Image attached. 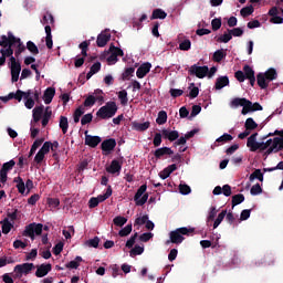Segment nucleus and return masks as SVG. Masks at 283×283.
I'll use <instances>...</instances> for the list:
<instances>
[{"label":"nucleus","mask_w":283,"mask_h":283,"mask_svg":"<svg viewBox=\"0 0 283 283\" xmlns=\"http://www.w3.org/2000/svg\"><path fill=\"white\" fill-rule=\"evenodd\" d=\"M274 134L281 137H274L273 139H268L265 142H258V133H253L247 142V147L250 151H264L263 156H271V154H277L283 149V129L275 130Z\"/></svg>","instance_id":"1"},{"label":"nucleus","mask_w":283,"mask_h":283,"mask_svg":"<svg viewBox=\"0 0 283 283\" xmlns=\"http://www.w3.org/2000/svg\"><path fill=\"white\" fill-rule=\"evenodd\" d=\"M116 112H118V106L116 102H107L104 106H102L97 112V118H102V120H107L109 118H114L116 116Z\"/></svg>","instance_id":"2"},{"label":"nucleus","mask_w":283,"mask_h":283,"mask_svg":"<svg viewBox=\"0 0 283 283\" xmlns=\"http://www.w3.org/2000/svg\"><path fill=\"white\" fill-rule=\"evenodd\" d=\"M189 233H193V228H178L169 233L170 240H168L166 244H170V242L172 244H182V242H185V237L182 235H189Z\"/></svg>","instance_id":"3"},{"label":"nucleus","mask_w":283,"mask_h":283,"mask_svg":"<svg viewBox=\"0 0 283 283\" xmlns=\"http://www.w3.org/2000/svg\"><path fill=\"white\" fill-rule=\"evenodd\" d=\"M34 233H35V235H41L43 233V226L41 223L28 224L24 228L22 235L24 238H31V240H34Z\"/></svg>","instance_id":"4"},{"label":"nucleus","mask_w":283,"mask_h":283,"mask_svg":"<svg viewBox=\"0 0 283 283\" xmlns=\"http://www.w3.org/2000/svg\"><path fill=\"white\" fill-rule=\"evenodd\" d=\"M145 191H147V185H142L135 193L134 200L137 207H143L149 200V195Z\"/></svg>","instance_id":"5"},{"label":"nucleus","mask_w":283,"mask_h":283,"mask_svg":"<svg viewBox=\"0 0 283 283\" xmlns=\"http://www.w3.org/2000/svg\"><path fill=\"white\" fill-rule=\"evenodd\" d=\"M10 70H11V83H17L21 74V62L17 61V57H10Z\"/></svg>","instance_id":"6"},{"label":"nucleus","mask_w":283,"mask_h":283,"mask_svg":"<svg viewBox=\"0 0 283 283\" xmlns=\"http://www.w3.org/2000/svg\"><path fill=\"white\" fill-rule=\"evenodd\" d=\"M250 101L247 97H234L230 102V107L238 108V107H243L241 111V114L243 116H247V111L249 108Z\"/></svg>","instance_id":"7"},{"label":"nucleus","mask_w":283,"mask_h":283,"mask_svg":"<svg viewBox=\"0 0 283 283\" xmlns=\"http://www.w3.org/2000/svg\"><path fill=\"white\" fill-rule=\"evenodd\" d=\"M190 76H197V78H205L209 74V66H198V64H193L189 69Z\"/></svg>","instance_id":"8"},{"label":"nucleus","mask_w":283,"mask_h":283,"mask_svg":"<svg viewBox=\"0 0 283 283\" xmlns=\"http://www.w3.org/2000/svg\"><path fill=\"white\" fill-rule=\"evenodd\" d=\"M101 149L104 156H108V154H112V151L116 149V139L114 138L105 139L101 144Z\"/></svg>","instance_id":"9"},{"label":"nucleus","mask_w":283,"mask_h":283,"mask_svg":"<svg viewBox=\"0 0 283 283\" xmlns=\"http://www.w3.org/2000/svg\"><path fill=\"white\" fill-rule=\"evenodd\" d=\"M102 142L103 138H101V136L87 135V130H85V145L92 147V149H96V147H98V145H101Z\"/></svg>","instance_id":"10"},{"label":"nucleus","mask_w":283,"mask_h":283,"mask_svg":"<svg viewBox=\"0 0 283 283\" xmlns=\"http://www.w3.org/2000/svg\"><path fill=\"white\" fill-rule=\"evenodd\" d=\"M17 165V161L14 159H11L2 165V168L0 170V178H8V174L14 169V166Z\"/></svg>","instance_id":"11"},{"label":"nucleus","mask_w":283,"mask_h":283,"mask_svg":"<svg viewBox=\"0 0 283 283\" xmlns=\"http://www.w3.org/2000/svg\"><path fill=\"white\" fill-rule=\"evenodd\" d=\"M52 271V264L51 263H42L41 265L36 266L35 275L38 277H45L48 273Z\"/></svg>","instance_id":"12"},{"label":"nucleus","mask_w":283,"mask_h":283,"mask_svg":"<svg viewBox=\"0 0 283 283\" xmlns=\"http://www.w3.org/2000/svg\"><path fill=\"white\" fill-rule=\"evenodd\" d=\"M32 269H34V263H23V264L15 265L14 272L20 273V275H23V273L28 275V273H30Z\"/></svg>","instance_id":"13"},{"label":"nucleus","mask_w":283,"mask_h":283,"mask_svg":"<svg viewBox=\"0 0 283 283\" xmlns=\"http://www.w3.org/2000/svg\"><path fill=\"white\" fill-rule=\"evenodd\" d=\"M171 155H174V150H171V148L169 147L157 148L154 151V156L157 160L165 158V156H171Z\"/></svg>","instance_id":"14"},{"label":"nucleus","mask_w":283,"mask_h":283,"mask_svg":"<svg viewBox=\"0 0 283 283\" xmlns=\"http://www.w3.org/2000/svg\"><path fill=\"white\" fill-rule=\"evenodd\" d=\"M212 193L213 196H221V193H223V196L229 198V196H231L232 193L231 186L230 185H224L223 187L216 186Z\"/></svg>","instance_id":"15"},{"label":"nucleus","mask_w":283,"mask_h":283,"mask_svg":"<svg viewBox=\"0 0 283 283\" xmlns=\"http://www.w3.org/2000/svg\"><path fill=\"white\" fill-rule=\"evenodd\" d=\"M161 136L166 140H169L170 143H174V140H178V138H180V134L178 133V130H169V129H163Z\"/></svg>","instance_id":"16"},{"label":"nucleus","mask_w":283,"mask_h":283,"mask_svg":"<svg viewBox=\"0 0 283 283\" xmlns=\"http://www.w3.org/2000/svg\"><path fill=\"white\" fill-rule=\"evenodd\" d=\"M150 70H151V63L146 62L142 64L136 72L137 78H145V76L149 74Z\"/></svg>","instance_id":"17"},{"label":"nucleus","mask_w":283,"mask_h":283,"mask_svg":"<svg viewBox=\"0 0 283 283\" xmlns=\"http://www.w3.org/2000/svg\"><path fill=\"white\" fill-rule=\"evenodd\" d=\"M109 39H112V34L109 33H101L97 35V48H105L107 43H109Z\"/></svg>","instance_id":"18"},{"label":"nucleus","mask_w":283,"mask_h":283,"mask_svg":"<svg viewBox=\"0 0 283 283\" xmlns=\"http://www.w3.org/2000/svg\"><path fill=\"white\" fill-rule=\"evenodd\" d=\"M56 90L54 87H48L44 91L43 99L45 105H50V103H52V99L54 98Z\"/></svg>","instance_id":"19"},{"label":"nucleus","mask_w":283,"mask_h":283,"mask_svg":"<svg viewBox=\"0 0 283 283\" xmlns=\"http://www.w3.org/2000/svg\"><path fill=\"white\" fill-rule=\"evenodd\" d=\"M120 169H123V165H120V161L114 159L109 167L106 168V171L108 174H119L120 172Z\"/></svg>","instance_id":"20"},{"label":"nucleus","mask_w":283,"mask_h":283,"mask_svg":"<svg viewBox=\"0 0 283 283\" xmlns=\"http://www.w3.org/2000/svg\"><path fill=\"white\" fill-rule=\"evenodd\" d=\"M229 85V76H219L214 84V90H222Z\"/></svg>","instance_id":"21"},{"label":"nucleus","mask_w":283,"mask_h":283,"mask_svg":"<svg viewBox=\"0 0 283 283\" xmlns=\"http://www.w3.org/2000/svg\"><path fill=\"white\" fill-rule=\"evenodd\" d=\"M176 169H178V166L176 164H171L168 167H166L160 174L159 177L160 178H169V176H171V174H174V171H176Z\"/></svg>","instance_id":"22"},{"label":"nucleus","mask_w":283,"mask_h":283,"mask_svg":"<svg viewBox=\"0 0 283 283\" xmlns=\"http://www.w3.org/2000/svg\"><path fill=\"white\" fill-rule=\"evenodd\" d=\"M0 224H2V233H4V235H8V233H10L14 227V224H12L8 218H4L2 221H0Z\"/></svg>","instance_id":"23"},{"label":"nucleus","mask_w":283,"mask_h":283,"mask_svg":"<svg viewBox=\"0 0 283 283\" xmlns=\"http://www.w3.org/2000/svg\"><path fill=\"white\" fill-rule=\"evenodd\" d=\"M256 83L261 90H266V87H269V80H266L264 73H259L256 75Z\"/></svg>","instance_id":"24"},{"label":"nucleus","mask_w":283,"mask_h":283,"mask_svg":"<svg viewBox=\"0 0 283 283\" xmlns=\"http://www.w3.org/2000/svg\"><path fill=\"white\" fill-rule=\"evenodd\" d=\"M156 19H167V12H165V10L163 9H154L150 21H154Z\"/></svg>","instance_id":"25"},{"label":"nucleus","mask_w":283,"mask_h":283,"mask_svg":"<svg viewBox=\"0 0 283 283\" xmlns=\"http://www.w3.org/2000/svg\"><path fill=\"white\" fill-rule=\"evenodd\" d=\"M223 59H227L224 49L217 50L212 55V61H214V63H220Z\"/></svg>","instance_id":"26"},{"label":"nucleus","mask_w":283,"mask_h":283,"mask_svg":"<svg viewBox=\"0 0 283 283\" xmlns=\"http://www.w3.org/2000/svg\"><path fill=\"white\" fill-rule=\"evenodd\" d=\"M43 109H44L43 105L35 106L33 108L32 113H33V120H34V123H39V120H41V117L43 116Z\"/></svg>","instance_id":"27"},{"label":"nucleus","mask_w":283,"mask_h":283,"mask_svg":"<svg viewBox=\"0 0 283 283\" xmlns=\"http://www.w3.org/2000/svg\"><path fill=\"white\" fill-rule=\"evenodd\" d=\"M244 128L251 134V132H253L254 129H258V123H255L253 117H249L244 123Z\"/></svg>","instance_id":"28"},{"label":"nucleus","mask_w":283,"mask_h":283,"mask_svg":"<svg viewBox=\"0 0 283 283\" xmlns=\"http://www.w3.org/2000/svg\"><path fill=\"white\" fill-rule=\"evenodd\" d=\"M60 129H62V134H67V129H70V122L67 120V117L60 116Z\"/></svg>","instance_id":"29"},{"label":"nucleus","mask_w":283,"mask_h":283,"mask_svg":"<svg viewBox=\"0 0 283 283\" xmlns=\"http://www.w3.org/2000/svg\"><path fill=\"white\" fill-rule=\"evenodd\" d=\"M217 43H229L233 36L231 35V32H224L220 36H214Z\"/></svg>","instance_id":"30"},{"label":"nucleus","mask_w":283,"mask_h":283,"mask_svg":"<svg viewBox=\"0 0 283 283\" xmlns=\"http://www.w3.org/2000/svg\"><path fill=\"white\" fill-rule=\"evenodd\" d=\"M150 123L149 122H145V123H137L134 122L133 123V127L134 129H136V132H147V128L150 127Z\"/></svg>","instance_id":"31"},{"label":"nucleus","mask_w":283,"mask_h":283,"mask_svg":"<svg viewBox=\"0 0 283 283\" xmlns=\"http://www.w3.org/2000/svg\"><path fill=\"white\" fill-rule=\"evenodd\" d=\"M265 76L268 83H271V81H275L277 78V71L275 69H269L265 73H263Z\"/></svg>","instance_id":"32"},{"label":"nucleus","mask_w":283,"mask_h":283,"mask_svg":"<svg viewBox=\"0 0 283 283\" xmlns=\"http://www.w3.org/2000/svg\"><path fill=\"white\" fill-rule=\"evenodd\" d=\"M84 114H85V108L83 106H78L73 114L74 123H81V116H83Z\"/></svg>","instance_id":"33"},{"label":"nucleus","mask_w":283,"mask_h":283,"mask_svg":"<svg viewBox=\"0 0 283 283\" xmlns=\"http://www.w3.org/2000/svg\"><path fill=\"white\" fill-rule=\"evenodd\" d=\"M50 118H52V111H50V106H48L42 117V127H48V123H50Z\"/></svg>","instance_id":"34"},{"label":"nucleus","mask_w":283,"mask_h":283,"mask_svg":"<svg viewBox=\"0 0 283 283\" xmlns=\"http://www.w3.org/2000/svg\"><path fill=\"white\" fill-rule=\"evenodd\" d=\"M41 23H42V25L54 24V15H52V13H50V12H46L42 18Z\"/></svg>","instance_id":"35"},{"label":"nucleus","mask_w":283,"mask_h":283,"mask_svg":"<svg viewBox=\"0 0 283 283\" xmlns=\"http://www.w3.org/2000/svg\"><path fill=\"white\" fill-rule=\"evenodd\" d=\"M253 12H255V9L253 8V6H248L241 9L240 14L241 17H243V19H247V17H251Z\"/></svg>","instance_id":"36"},{"label":"nucleus","mask_w":283,"mask_h":283,"mask_svg":"<svg viewBox=\"0 0 283 283\" xmlns=\"http://www.w3.org/2000/svg\"><path fill=\"white\" fill-rule=\"evenodd\" d=\"M263 107L261 106L260 103L255 102H251L250 101V104L248 105V111H247V114H249L250 112H262Z\"/></svg>","instance_id":"37"},{"label":"nucleus","mask_w":283,"mask_h":283,"mask_svg":"<svg viewBox=\"0 0 283 283\" xmlns=\"http://www.w3.org/2000/svg\"><path fill=\"white\" fill-rule=\"evenodd\" d=\"M143 253H145V248L140 247V245H135L130 251H129V255L130 258H134L136 255H143Z\"/></svg>","instance_id":"38"},{"label":"nucleus","mask_w":283,"mask_h":283,"mask_svg":"<svg viewBox=\"0 0 283 283\" xmlns=\"http://www.w3.org/2000/svg\"><path fill=\"white\" fill-rule=\"evenodd\" d=\"M232 208L233 207H238V205H242V202H244V195L242 193H238L232 196Z\"/></svg>","instance_id":"39"},{"label":"nucleus","mask_w":283,"mask_h":283,"mask_svg":"<svg viewBox=\"0 0 283 283\" xmlns=\"http://www.w3.org/2000/svg\"><path fill=\"white\" fill-rule=\"evenodd\" d=\"M243 74L248 80L253 78V76H255V71H253V69L249 64H245L243 66Z\"/></svg>","instance_id":"40"},{"label":"nucleus","mask_w":283,"mask_h":283,"mask_svg":"<svg viewBox=\"0 0 283 283\" xmlns=\"http://www.w3.org/2000/svg\"><path fill=\"white\" fill-rule=\"evenodd\" d=\"M227 217V210H222L217 219L214 220V223H213V229H218V227H220V224L222 223V220H224V218Z\"/></svg>","instance_id":"41"},{"label":"nucleus","mask_w":283,"mask_h":283,"mask_svg":"<svg viewBox=\"0 0 283 283\" xmlns=\"http://www.w3.org/2000/svg\"><path fill=\"white\" fill-rule=\"evenodd\" d=\"M156 123L157 125H165V123H167V112L160 111L156 118Z\"/></svg>","instance_id":"42"},{"label":"nucleus","mask_w":283,"mask_h":283,"mask_svg":"<svg viewBox=\"0 0 283 283\" xmlns=\"http://www.w3.org/2000/svg\"><path fill=\"white\" fill-rule=\"evenodd\" d=\"M108 52H109L111 54L116 55L117 57H118V56H125V53L122 51V49L118 48V46H115L114 44H111V46H109V49H108Z\"/></svg>","instance_id":"43"},{"label":"nucleus","mask_w":283,"mask_h":283,"mask_svg":"<svg viewBox=\"0 0 283 283\" xmlns=\"http://www.w3.org/2000/svg\"><path fill=\"white\" fill-rule=\"evenodd\" d=\"M15 48H17V50H15L14 54H15V57L19 59V56H21V54H23V52H25V44H23V42L20 41L15 44Z\"/></svg>","instance_id":"44"},{"label":"nucleus","mask_w":283,"mask_h":283,"mask_svg":"<svg viewBox=\"0 0 283 283\" xmlns=\"http://www.w3.org/2000/svg\"><path fill=\"white\" fill-rule=\"evenodd\" d=\"M115 227H125L127 224V218L117 216L113 220Z\"/></svg>","instance_id":"45"},{"label":"nucleus","mask_w":283,"mask_h":283,"mask_svg":"<svg viewBox=\"0 0 283 283\" xmlns=\"http://www.w3.org/2000/svg\"><path fill=\"white\" fill-rule=\"evenodd\" d=\"M27 50H29V52H31V54H39V46H36V44L32 41H28L27 42Z\"/></svg>","instance_id":"46"},{"label":"nucleus","mask_w":283,"mask_h":283,"mask_svg":"<svg viewBox=\"0 0 283 283\" xmlns=\"http://www.w3.org/2000/svg\"><path fill=\"white\" fill-rule=\"evenodd\" d=\"M112 196V186H108L106 192L104 195H99L97 196V201L101 202H105V200H107V198H109Z\"/></svg>","instance_id":"47"},{"label":"nucleus","mask_w":283,"mask_h":283,"mask_svg":"<svg viewBox=\"0 0 283 283\" xmlns=\"http://www.w3.org/2000/svg\"><path fill=\"white\" fill-rule=\"evenodd\" d=\"M179 50H182L184 52H189V50H191V40L186 39L181 43H179Z\"/></svg>","instance_id":"48"},{"label":"nucleus","mask_w":283,"mask_h":283,"mask_svg":"<svg viewBox=\"0 0 283 283\" xmlns=\"http://www.w3.org/2000/svg\"><path fill=\"white\" fill-rule=\"evenodd\" d=\"M211 27H212V31L213 32H218V30H220V28H222V19L220 18H214L211 21Z\"/></svg>","instance_id":"49"},{"label":"nucleus","mask_w":283,"mask_h":283,"mask_svg":"<svg viewBox=\"0 0 283 283\" xmlns=\"http://www.w3.org/2000/svg\"><path fill=\"white\" fill-rule=\"evenodd\" d=\"M83 105L84 107H94V105H96V97L94 95H90L85 98Z\"/></svg>","instance_id":"50"},{"label":"nucleus","mask_w":283,"mask_h":283,"mask_svg":"<svg viewBox=\"0 0 283 283\" xmlns=\"http://www.w3.org/2000/svg\"><path fill=\"white\" fill-rule=\"evenodd\" d=\"M136 72L134 67H127L122 74V81H129V77Z\"/></svg>","instance_id":"51"},{"label":"nucleus","mask_w":283,"mask_h":283,"mask_svg":"<svg viewBox=\"0 0 283 283\" xmlns=\"http://www.w3.org/2000/svg\"><path fill=\"white\" fill-rule=\"evenodd\" d=\"M196 84L191 83L190 87H192L188 94L189 98H198V94H200V88L195 86Z\"/></svg>","instance_id":"52"},{"label":"nucleus","mask_w":283,"mask_h":283,"mask_svg":"<svg viewBox=\"0 0 283 283\" xmlns=\"http://www.w3.org/2000/svg\"><path fill=\"white\" fill-rule=\"evenodd\" d=\"M132 223L127 224L125 228H123L122 230H119L118 235L120 238H127V235H129V233H132Z\"/></svg>","instance_id":"53"},{"label":"nucleus","mask_w":283,"mask_h":283,"mask_svg":"<svg viewBox=\"0 0 283 283\" xmlns=\"http://www.w3.org/2000/svg\"><path fill=\"white\" fill-rule=\"evenodd\" d=\"M118 98L122 105H127L129 98H127V91L123 90L118 92Z\"/></svg>","instance_id":"54"},{"label":"nucleus","mask_w":283,"mask_h":283,"mask_svg":"<svg viewBox=\"0 0 283 283\" xmlns=\"http://www.w3.org/2000/svg\"><path fill=\"white\" fill-rule=\"evenodd\" d=\"M14 182H17V188L19 193H25V182H23L22 178L14 179Z\"/></svg>","instance_id":"55"},{"label":"nucleus","mask_w":283,"mask_h":283,"mask_svg":"<svg viewBox=\"0 0 283 283\" xmlns=\"http://www.w3.org/2000/svg\"><path fill=\"white\" fill-rule=\"evenodd\" d=\"M99 242H101V239L98 237H94L93 239L86 241V244L92 249H98Z\"/></svg>","instance_id":"56"},{"label":"nucleus","mask_w":283,"mask_h":283,"mask_svg":"<svg viewBox=\"0 0 283 283\" xmlns=\"http://www.w3.org/2000/svg\"><path fill=\"white\" fill-rule=\"evenodd\" d=\"M147 220H149V216L144 214L143 217L135 219V227H143V224H146Z\"/></svg>","instance_id":"57"},{"label":"nucleus","mask_w":283,"mask_h":283,"mask_svg":"<svg viewBox=\"0 0 283 283\" xmlns=\"http://www.w3.org/2000/svg\"><path fill=\"white\" fill-rule=\"evenodd\" d=\"M179 192L182 196H189L191 193V187L187 186V184L179 185Z\"/></svg>","instance_id":"58"},{"label":"nucleus","mask_w":283,"mask_h":283,"mask_svg":"<svg viewBox=\"0 0 283 283\" xmlns=\"http://www.w3.org/2000/svg\"><path fill=\"white\" fill-rule=\"evenodd\" d=\"M233 140V136L224 133L222 136L217 138L216 143H231Z\"/></svg>","instance_id":"59"},{"label":"nucleus","mask_w":283,"mask_h":283,"mask_svg":"<svg viewBox=\"0 0 283 283\" xmlns=\"http://www.w3.org/2000/svg\"><path fill=\"white\" fill-rule=\"evenodd\" d=\"M138 238V232H135L134 235L129 238L126 242V249H133L134 244H136V239Z\"/></svg>","instance_id":"60"},{"label":"nucleus","mask_w":283,"mask_h":283,"mask_svg":"<svg viewBox=\"0 0 283 283\" xmlns=\"http://www.w3.org/2000/svg\"><path fill=\"white\" fill-rule=\"evenodd\" d=\"M169 94L172 98H178L185 94V91L180 88H170Z\"/></svg>","instance_id":"61"},{"label":"nucleus","mask_w":283,"mask_h":283,"mask_svg":"<svg viewBox=\"0 0 283 283\" xmlns=\"http://www.w3.org/2000/svg\"><path fill=\"white\" fill-rule=\"evenodd\" d=\"M0 54H2L4 57H12V54H14V50L12 49V45L7 46V49H1Z\"/></svg>","instance_id":"62"},{"label":"nucleus","mask_w":283,"mask_h":283,"mask_svg":"<svg viewBox=\"0 0 283 283\" xmlns=\"http://www.w3.org/2000/svg\"><path fill=\"white\" fill-rule=\"evenodd\" d=\"M228 32L231 33V36H242V34H244V30H242V28L228 29Z\"/></svg>","instance_id":"63"},{"label":"nucleus","mask_w":283,"mask_h":283,"mask_svg":"<svg viewBox=\"0 0 283 283\" xmlns=\"http://www.w3.org/2000/svg\"><path fill=\"white\" fill-rule=\"evenodd\" d=\"M93 118H94V115H92V113H87L82 117L81 125H90Z\"/></svg>","instance_id":"64"}]
</instances>
